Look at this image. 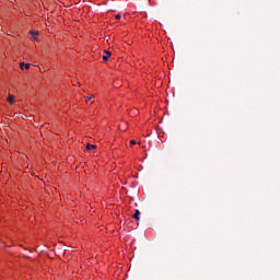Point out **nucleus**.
Masks as SVG:
<instances>
[{
	"mask_svg": "<svg viewBox=\"0 0 280 280\" xmlns=\"http://www.w3.org/2000/svg\"><path fill=\"white\" fill-rule=\"evenodd\" d=\"M140 215H141V211L136 210L135 213H133V215H132V218H135V220H137V221L139 222Z\"/></svg>",
	"mask_w": 280,
	"mask_h": 280,
	"instance_id": "3",
	"label": "nucleus"
},
{
	"mask_svg": "<svg viewBox=\"0 0 280 280\" xmlns=\"http://www.w3.org/2000/svg\"><path fill=\"white\" fill-rule=\"evenodd\" d=\"M95 148H97L95 144H86L88 151L95 150Z\"/></svg>",
	"mask_w": 280,
	"mask_h": 280,
	"instance_id": "6",
	"label": "nucleus"
},
{
	"mask_svg": "<svg viewBox=\"0 0 280 280\" xmlns=\"http://www.w3.org/2000/svg\"><path fill=\"white\" fill-rule=\"evenodd\" d=\"M31 35L33 36V40H37L38 37V32H35V31H31Z\"/></svg>",
	"mask_w": 280,
	"mask_h": 280,
	"instance_id": "4",
	"label": "nucleus"
},
{
	"mask_svg": "<svg viewBox=\"0 0 280 280\" xmlns=\"http://www.w3.org/2000/svg\"><path fill=\"white\" fill-rule=\"evenodd\" d=\"M119 19H121V15H120V14H117V15H116V20L119 21Z\"/></svg>",
	"mask_w": 280,
	"mask_h": 280,
	"instance_id": "9",
	"label": "nucleus"
},
{
	"mask_svg": "<svg viewBox=\"0 0 280 280\" xmlns=\"http://www.w3.org/2000/svg\"><path fill=\"white\" fill-rule=\"evenodd\" d=\"M104 56H103V60L104 62H108V58H110L112 52L109 50H104Z\"/></svg>",
	"mask_w": 280,
	"mask_h": 280,
	"instance_id": "1",
	"label": "nucleus"
},
{
	"mask_svg": "<svg viewBox=\"0 0 280 280\" xmlns=\"http://www.w3.org/2000/svg\"><path fill=\"white\" fill-rule=\"evenodd\" d=\"M20 69H21L22 71H23V69H26V71L30 70V63L21 62V63H20Z\"/></svg>",
	"mask_w": 280,
	"mask_h": 280,
	"instance_id": "2",
	"label": "nucleus"
},
{
	"mask_svg": "<svg viewBox=\"0 0 280 280\" xmlns=\"http://www.w3.org/2000/svg\"><path fill=\"white\" fill-rule=\"evenodd\" d=\"M8 102L9 104H14V95L9 94Z\"/></svg>",
	"mask_w": 280,
	"mask_h": 280,
	"instance_id": "5",
	"label": "nucleus"
},
{
	"mask_svg": "<svg viewBox=\"0 0 280 280\" xmlns=\"http://www.w3.org/2000/svg\"><path fill=\"white\" fill-rule=\"evenodd\" d=\"M130 145H137V141L130 140Z\"/></svg>",
	"mask_w": 280,
	"mask_h": 280,
	"instance_id": "8",
	"label": "nucleus"
},
{
	"mask_svg": "<svg viewBox=\"0 0 280 280\" xmlns=\"http://www.w3.org/2000/svg\"><path fill=\"white\" fill-rule=\"evenodd\" d=\"M91 100H93V96H88L85 98L86 104H93V101H91Z\"/></svg>",
	"mask_w": 280,
	"mask_h": 280,
	"instance_id": "7",
	"label": "nucleus"
}]
</instances>
